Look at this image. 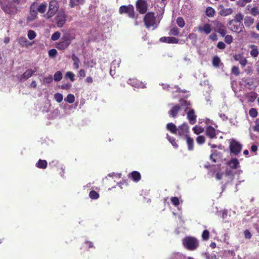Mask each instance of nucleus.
Instances as JSON below:
<instances>
[{
    "label": "nucleus",
    "mask_w": 259,
    "mask_h": 259,
    "mask_svg": "<svg viewBox=\"0 0 259 259\" xmlns=\"http://www.w3.org/2000/svg\"><path fill=\"white\" fill-rule=\"evenodd\" d=\"M166 129L171 133L178 135L181 137H186L188 136L189 126L187 122H184L178 127L173 123H168L166 124Z\"/></svg>",
    "instance_id": "obj_1"
},
{
    "label": "nucleus",
    "mask_w": 259,
    "mask_h": 259,
    "mask_svg": "<svg viewBox=\"0 0 259 259\" xmlns=\"http://www.w3.org/2000/svg\"><path fill=\"white\" fill-rule=\"evenodd\" d=\"M184 247L188 250H195L199 246L198 240L194 237L187 236L182 240Z\"/></svg>",
    "instance_id": "obj_2"
},
{
    "label": "nucleus",
    "mask_w": 259,
    "mask_h": 259,
    "mask_svg": "<svg viewBox=\"0 0 259 259\" xmlns=\"http://www.w3.org/2000/svg\"><path fill=\"white\" fill-rule=\"evenodd\" d=\"M143 22L146 28L149 29L151 27L155 28L157 27L156 17L153 12H150L147 13L143 18Z\"/></svg>",
    "instance_id": "obj_3"
},
{
    "label": "nucleus",
    "mask_w": 259,
    "mask_h": 259,
    "mask_svg": "<svg viewBox=\"0 0 259 259\" xmlns=\"http://www.w3.org/2000/svg\"><path fill=\"white\" fill-rule=\"evenodd\" d=\"M67 16L64 9H61L58 12L56 18V22L57 26L61 28L63 26L67 20Z\"/></svg>",
    "instance_id": "obj_4"
},
{
    "label": "nucleus",
    "mask_w": 259,
    "mask_h": 259,
    "mask_svg": "<svg viewBox=\"0 0 259 259\" xmlns=\"http://www.w3.org/2000/svg\"><path fill=\"white\" fill-rule=\"evenodd\" d=\"M62 38L64 39L63 41L56 44V47L60 50H64L67 48L70 44L71 40L74 39V37H71L69 34H66Z\"/></svg>",
    "instance_id": "obj_5"
},
{
    "label": "nucleus",
    "mask_w": 259,
    "mask_h": 259,
    "mask_svg": "<svg viewBox=\"0 0 259 259\" xmlns=\"http://www.w3.org/2000/svg\"><path fill=\"white\" fill-rule=\"evenodd\" d=\"M119 12L121 14L123 13L127 14L130 18H134L135 17L134 7L132 5H128V6H121L119 8Z\"/></svg>",
    "instance_id": "obj_6"
},
{
    "label": "nucleus",
    "mask_w": 259,
    "mask_h": 259,
    "mask_svg": "<svg viewBox=\"0 0 259 259\" xmlns=\"http://www.w3.org/2000/svg\"><path fill=\"white\" fill-rule=\"evenodd\" d=\"M59 3L56 0H52L49 3V10L47 13L48 18L52 17L57 12L59 9Z\"/></svg>",
    "instance_id": "obj_7"
},
{
    "label": "nucleus",
    "mask_w": 259,
    "mask_h": 259,
    "mask_svg": "<svg viewBox=\"0 0 259 259\" xmlns=\"http://www.w3.org/2000/svg\"><path fill=\"white\" fill-rule=\"evenodd\" d=\"M137 10L141 14H145L148 10V5L145 0H137L136 3Z\"/></svg>",
    "instance_id": "obj_8"
},
{
    "label": "nucleus",
    "mask_w": 259,
    "mask_h": 259,
    "mask_svg": "<svg viewBox=\"0 0 259 259\" xmlns=\"http://www.w3.org/2000/svg\"><path fill=\"white\" fill-rule=\"evenodd\" d=\"M230 151L235 155L239 154L242 149V145L235 140H232L229 146Z\"/></svg>",
    "instance_id": "obj_9"
},
{
    "label": "nucleus",
    "mask_w": 259,
    "mask_h": 259,
    "mask_svg": "<svg viewBox=\"0 0 259 259\" xmlns=\"http://www.w3.org/2000/svg\"><path fill=\"white\" fill-rule=\"evenodd\" d=\"M215 31L218 32L222 37H224L227 33L226 26L221 22L215 21L214 22Z\"/></svg>",
    "instance_id": "obj_10"
},
{
    "label": "nucleus",
    "mask_w": 259,
    "mask_h": 259,
    "mask_svg": "<svg viewBox=\"0 0 259 259\" xmlns=\"http://www.w3.org/2000/svg\"><path fill=\"white\" fill-rule=\"evenodd\" d=\"M187 118L190 124H194L197 121V115L194 109L190 108L187 113Z\"/></svg>",
    "instance_id": "obj_11"
},
{
    "label": "nucleus",
    "mask_w": 259,
    "mask_h": 259,
    "mask_svg": "<svg viewBox=\"0 0 259 259\" xmlns=\"http://www.w3.org/2000/svg\"><path fill=\"white\" fill-rule=\"evenodd\" d=\"M205 135L210 139H213L217 138L216 130L211 125H208L206 127Z\"/></svg>",
    "instance_id": "obj_12"
},
{
    "label": "nucleus",
    "mask_w": 259,
    "mask_h": 259,
    "mask_svg": "<svg viewBox=\"0 0 259 259\" xmlns=\"http://www.w3.org/2000/svg\"><path fill=\"white\" fill-rule=\"evenodd\" d=\"M234 60L238 61L242 67H244L247 64V60L241 54H235L233 56Z\"/></svg>",
    "instance_id": "obj_13"
},
{
    "label": "nucleus",
    "mask_w": 259,
    "mask_h": 259,
    "mask_svg": "<svg viewBox=\"0 0 259 259\" xmlns=\"http://www.w3.org/2000/svg\"><path fill=\"white\" fill-rule=\"evenodd\" d=\"M198 30L200 32H203L205 34L207 35L211 32L212 28L210 24L205 23L203 26H199L198 27Z\"/></svg>",
    "instance_id": "obj_14"
},
{
    "label": "nucleus",
    "mask_w": 259,
    "mask_h": 259,
    "mask_svg": "<svg viewBox=\"0 0 259 259\" xmlns=\"http://www.w3.org/2000/svg\"><path fill=\"white\" fill-rule=\"evenodd\" d=\"M244 28V27L243 23L234 24L230 27L231 31L238 33L242 31Z\"/></svg>",
    "instance_id": "obj_15"
},
{
    "label": "nucleus",
    "mask_w": 259,
    "mask_h": 259,
    "mask_svg": "<svg viewBox=\"0 0 259 259\" xmlns=\"http://www.w3.org/2000/svg\"><path fill=\"white\" fill-rule=\"evenodd\" d=\"M160 40L162 42L168 44H177L179 42V39L178 38L171 36L162 37L160 38Z\"/></svg>",
    "instance_id": "obj_16"
},
{
    "label": "nucleus",
    "mask_w": 259,
    "mask_h": 259,
    "mask_svg": "<svg viewBox=\"0 0 259 259\" xmlns=\"http://www.w3.org/2000/svg\"><path fill=\"white\" fill-rule=\"evenodd\" d=\"M220 7L222 8V9L220 11L219 14L222 16H227L231 15L233 12V10L232 8H224L223 5H220Z\"/></svg>",
    "instance_id": "obj_17"
},
{
    "label": "nucleus",
    "mask_w": 259,
    "mask_h": 259,
    "mask_svg": "<svg viewBox=\"0 0 259 259\" xmlns=\"http://www.w3.org/2000/svg\"><path fill=\"white\" fill-rule=\"evenodd\" d=\"M227 165L231 168L236 169L239 167V162L237 158H234L227 162Z\"/></svg>",
    "instance_id": "obj_18"
},
{
    "label": "nucleus",
    "mask_w": 259,
    "mask_h": 259,
    "mask_svg": "<svg viewBox=\"0 0 259 259\" xmlns=\"http://www.w3.org/2000/svg\"><path fill=\"white\" fill-rule=\"evenodd\" d=\"M33 75V72L31 71V69H27L25 71V72L19 77V80L21 82H23L26 79H28L29 77H31Z\"/></svg>",
    "instance_id": "obj_19"
},
{
    "label": "nucleus",
    "mask_w": 259,
    "mask_h": 259,
    "mask_svg": "<svg viewBox=\"0 0 259 259\" xmlns=\"http://www.w3.org/2000/svg\"><path fill=\"white\" fill-rule=\"evenodd\" d=\"M180 110L181 107L179 105H175L168 111V114L169 116L175 118Z\"/></svg>",
    "instance_id": "obj_20"
},
{
    "label": "nucleus",
    "mask_w": 259,
    "mask_h": 259,
    "mask_svg": "<svg viewBox=\"0 0 259 259\" xmlns=\"http://www.w3.org/2000/svg\"><path fill=\"white\" fill-rule=\"evenodd\" d=\"M129 177L135 182H138L141 179V174L137 171H133L131 172L129 175Z\"/></svg>",
    "instance_id": "obj_21"
},
{
    "label": "nucleus",
    "mask_w": 259,
    "mask_h": 259,
    "mask_svg": "<svg viewBox=\"0 0 259 259\" xmlns=\"http://www.w3.org/2000/svg\"><path fill=\"white\" fill-rule=\"evenodd\" d=\"M222 153L217 151V150H213L212 151V152L209 156V158L213 162H217V157H220L221 156Z\"/></svg>",
    "instance_id": "obj_22"
},
{
    "label": "nucleus",
    "mask_w": 259,
    "mask_h": 259,
    "mask_svg": "<svg viewBox=\"0 0 259 259\" xmlns=\"http://www.w3.org/2000/svg\"><path fill=\"white\" fill-rule=\"evenodd\" d=\"M85 2V0H69V5L70 8H73L75 6L82 5Z\"/></svg>",
    "instance_id": "obj_23"
},
{
    "label": "nucleus",
    "mask_w": 259,
    "mask_h": 259,
    "mask_svg": "<svg viewBox=\"0 0 259 259\" xmlns=\"http://www.w3.org/2000/svg\"><path fill=\"white\" fill-rule=\"evenodd\" d=\"M254 22V20L250 16H246L244 18V24L246 27H249L251 26Z\"/></svg>",
    "instance_id": "obj_24"
},
{
    "label": "nucleus",
    "mask_w": 259,
    "mask_h": 259,
    "mask_svg": "<svg viewBox=\"0 0 259 259\" xmlns=\"http://www.w3.org/2000/svg\"><path fill=\"white\" fill-rule=\"evenodd\" d=\"M48 165L47 161L46 160L39 159L36 163V166L39 168L45 169Z\"/></svg>",
    "instance_id": "obj_25"
},
{
    "label": "nucleus",
    "mask_w": 259,
    "mask_h": 259,
    "mask_svg": "<svg viewBox=\"0 0 259 259\" xmlns=\"http://www.w3.org/2000/svg\"><path fill=\"white\" fill-rule=\"evenodd\" d=\"M180 104L179 105L181 108L186 107L185 109V112L188 109V107L191 105V103L189 101H188L185 99H181L180 100Z\"/></svg>",
    "instance_id": "obj_26"
},
{
    "label": "nucleus",
    "mask_w": 259,
    "mask_h": 259,
    "mask_svg": "<svg viewBox=\"0 0 259 259\" xmlns=\"http://www.w3.org/2000/svg\"><path fill=\"white\" fill-rule=\"evenodd\" d=\"M188 148L189 150H192L194 148V141L192 138L189 136L186 137Z\"/></svg>",
    "instance_id": "obj_27"
},
{
    "label": "nucleus",
    "mask_w": 259,
    "mask_h": 259,
    "mask_svg": "<svg viewBox=\"0 0 259 259\" xmlns=\"http://www.w3.org/2000/svg\"><path fill=\"white\" fill-rule=\"evenodd\" d=\"M250 47L251 48V50L250 51V55L253 58L256 57L259 54L257 47L255 45H251Z\"/></svg>",
    "instance_id": "obj_28"
},
{
    "label": "nucleus",
    "mask_w": 259,
    "mask_h": 259,
    "mask_svg": "<svg viewBox=\"0 0 259 259\" xmlns=\"http://www.w3.org/2000/svg\"><path fill=\"white\" fill-rule=\"evenodd\" d=\"M37 16V12L35 10H31L30 12V16H28L27 20L28 21H32L35 19Z\"/></svg>",
    "instance_id": "obj_29"
},
{
    "label": "nucleus",
    "mask_w": 259,
    "mask_h": 259,
    "mask_svg": "<svg viewBox=\"0 0 259 259\" xmlns=\"http://www.w3.org/2000/svg\"><path fill=\"white\" fill-rule=\"evenodd\" d=\"M72 60L73 61V67L75 69H78L79 68V63L80 62V60L79 58L74 54H73L72 55Z\"/></svg>",
    "instance_id": "obj_30"
},
{
    "label": "nucleus",
    "mask_w": 259,
    "mask_h": 259,
    "mask_svg": "<svg viewBox=\"0 0 259 259\" xmlns=\"http://www.w3.org/2000/svg\"><path fill=\"white\" fill-rule=\"evenodd\" d=\"M205 14L208 17H213L215 14V11L212 7H208L206 9Z\"/></svg>",
    "instance_id": "obj_31"
},
{
    "label": "nucleus",
    "mask_w": 259,
    "mask_h": 259,
    "mask_svg": "<svg viewBox=\"0 0 259 259\" xmlns=\"http://www.w3.org/2000/svg\"><path fill=\"white\" fill-rule=\"evenodd\" d=\"M243 19V15L239 13L237 14L234 17V22L236 23H242V21Z\"/></svg>",
    "instance_id": "obj_32"
},
{
    "label": "nucleus",
    "mask_w": 259,
    "mask_h": 259,
    "mask_svg": "<svg viewBox=\"0 0 259 259\" xmlns=\"http://www.w3.org/2000/svg\"><path fill=\"white\" fill-rule=\"evenodd\" d=\"M47 4L42 3L37 8V11L40 13H44L47 9Z\"/></svg>",
    "instance_id": "obj_33"
},
{
    "label": "nucleus",
    "mask_w": 259,
    "mask_h": 259,
    "mask_svg": "<svg viewBox=\"0 0 259 259\" xmlns=\"http://www.w3.org/2000/svg\"><path fill=\"white\" fill-rule=\"evenodd\" d=\"M176 22L180 28H183L185 25V22L182 17H179L177 18Z\"/></svg>",
    "instance_id": "obj_34"
},
{
    "label": "nucleus",
    "mask_w": 259,
    "mask_h": 259,
    "mask_svg": "<svg viewBox=\"0 0 259 259\" xmlns=\"http://www.w3.org/2000/svg\"><path fill=\"white\" fill-rule=\"evenodd\" d=\"M220 63L221 60L218 56H215L213 58L212 63L213 66L215 67H219Z\"/></svg>",
    "instance_id": "obj_35"
},
{
    "label": "nucleus",
    "mask_w": 259,
    "mask_h": 259,
    "mask_svg": "<svg viewBox=\"0 0 259 259\" xmlns=\"http://www.w3.org/2000/svg\"><path fill=\"white\" fill-rule=\"evenodd\" d=\"M64 100L70 104L73 103L75 101L74 96L73 94H69L64 99Z\"/></svg>",
    "instance_id": "obj_36"
},
{
    "label": "nucleus",
    "mask_w": 259,
    "mask_h": 259,
    "mask_svg": "<svg viewBox=\"0 0 259 259\" xmlns=\"http://www.w3.org/2000/svg\"><path fill=\"white\" fill-rule=\"evenodd\" d=\"M194 133L196 135H199L204 131L203 127L200 126L196 125L193 127Z\"/></svg>",
    "instance_id": "obj_37"
},
{
    "label": "nucleus",
    "mask_w": 259,
    "mask_h": 259,
    "mask_svg": "<svg viewBox=\"0 0 259 259\" xmlns=\"http://www.w3.org/2000/svg\"><path fill=\"white\" fill-rule=\"evenodd\" d=\"M179 33L180 30L179 28H178L177 27H174L170 29L169 34L170 35L177 36L179 35Z\"/></svg>",
    "instance_id": "obj_38"
},
{
    "label": "nucleus",
    "mask_w": 259,
    "mask_h": 259,
    "mask_svg": "<svg viewBox=\"0 0 259 259\" xmlns=\"http://www.w3.org/2000/svg\"><path fill=\"white\" fill-rule=\"evenodd\" d=\"M239 68L238 66H233L231 68V73L235 76H238L240 74Z\"/></svg>",
    "instance_id": "obj_39"
},
{
    "label": "nucleus",
    "mask_w": 259,
    "mask_h": 259,
    "mask_svg": "<svg viewBox=\"0 0 259 259\" xmlns=\"http://www.w3.org/2000/svg\"><path fill=\"white\" fill-rule=\"evenodd\" d=\"M209 232L207 230H205L203 231L201 237L204 241L208 240L209 238Z\"/></svg>",
    "instance_id": "obj_40"
},
{
    "label": "nucleus",
    "mask_w": 259,
    "mask_h": 259,
    "mask_svg": "<svg viewBox=\"0 0 259 259\" xmlns=\"http://www.w3.org/2000/svg\"><path fill=\"white\" fill-rule=\"evenodd\" d=\"M167 139L168 141L171 144V145L176 148L178 147V145L177 144L176 139L173 137H170L169 135H167Z\"/></svg>",
    "instance_id": "obj_41"
},
{
    "label": "nucleus",
    "mask_w": 259,
    "mask_h": 259,
    "mask_svg": "<svg viewBox=\"0 0 259 259\" xmlns=\"http://www.w3.org/2000/svg\"><path fill=\"white\" fill-rule=\"evenodd\" d=\"M62 78V73L61 71L56 72L54 75V79L56 81H59Z\"/></svg>",
    "instance_id": "obj_42"
},
{
    "label": "nucleus",
    "mask_w": 259,
    "mask_h": 259,
    "mask_svg": "<svg viewBox=\"0 0 259 259\" xmlns=\"http://www.w3.org/2000/svg\"><path fill=\"white\" fill-rule=\"evenodd\" d=\"M90 197L92 199H97L99 197V194L94 190H92L89 193Z\"/></svg>",
    "instance_id": "obj_43"
},
{
    "label": "nucleus",
    "mask_w": 259,
    "mask_h": 259,
    "mask_svg": "<svg viewBox=\"0 0 259 259\" xmlns=\"http://www.w3.org/2000/svg\"><path fill=\"white\" fill-rule=\"evenodd\" d=\"M249 13L253 16H256L259 15V9L256 7H253L250 10Z\"/></svg>",
    "instance_id": "obj_44"
},
{
    "label": "nucleus",
    "mask_w": 259,
    "mask_h": 259,
    "mask_svg": "<svg viewBox=\"0 0 259 259\" xmlns=\"http://www.w3.org/2000/svg\"><path fill=\"white\" fill-rule=\"evenodd\" d=\"M27 36L30 40H32L35 38L36 34L34 30H29L28 31Z\"/></svg>",
    "instance_id": "obj_45"
},
{
    "label": "nucleus",
    "mask_w": 259,
    "mask_h": 259,
    "mask_svg": "<svg viewBox=\"0 0 259 259\" xmlns=\"http://www.w3.org/2000/svg\"><path fill=\"white\" fill-rule=\"evenodd\" d=\"M65 77L66 78H69L71 81L75 80L74 74L70 71H68L66 73Z\"/></svg>",
    "instance_id": "obj_46"
},
{
    "label": "nucleus",
    "mask_w": 259,
    "mask_h": 259,
    "mask_svg": "<svg viewBox=\"0 0 259 259\" xmlns=\"http://www.w3.org/2000/svg\"><path fill=\"white\" fill-rule=\"evenodd\" d=\"M249 114L251 117H256L257 116V111L256 109L252 108L249 111Z\"/></svg>",
    "instance_id": "obj_47"
},
{
    "label": "nucleus",
    "mask_w": 259,
    "mask_h": 259,
    "mask_svg": "<svg viewBox=\"0 0 259 259\" xmlns=\"http://www.w3.org/2000/svg\"><path fill=\"white\" fill-rule=\"evenodd\" d=\"M54 98L58 103H61L63 100V95L60 93H56L54 95Z\"/></svg>",
    "instance_id": "obj_48"
},
{
    "label": "nucleus",
    "mask_w": 259,
    "mask_h": 259,
    "mask_svg": "<svg viewBox=\"0 0 259 259\" xmlns=\"http://www.w3.org/2000/svg\"><path fill=\"white\" fill-rule=\"evenodd\" d=\"M170 200L171 203L176 206H178L180 204L179 199L177 197H172Z\"/></svg>",
    "instance_id": "obj_49"
},
{
    "label": "nucleus",
    "mask_w": 259,
    "mask_h": 259,
    "mask_svg": "<svg viewBox=\"0 0 259 259\" xmlns=\"http://www.w3.org/2000/svg\"><path fill=\"white\" fill-rule=\"evenodd\" d=\"M225 42L228 44H230L233 42V37L231 35H225Z\"/></svg>",
    "instance_id": "obj_50"
},
{
    "label": "nucleus",
    "mask_w": 259,
    "mask_h": 259,
    "mask_svg": "<svg viewBox=\"0 0 259 259\" xmlns=\"http://www.w3.org/2000/svg\"><path fill=\"white\" fill-rule=\"evenodd\" d=\"M60 37V33L58 31L54 32L51 36V39L53 41L58 40Z\"/></svg>",
    "instance_id": "obj_51"
},
{
    "label": "nucleus",
    "mask_w": 259,
    "mask_h": 259,
    "mask_svg": "<svg viewBox=\"0 0 259 259\" xmlns=\"http://www.w3.org/2000/svg\"><path fill=\"white\" fill-rule=\"evenodd\" d=\"M205 141V137L203 136H199L196 138V142L199 145L204 143Z\"/></svg>",
    "instance_id": "obj_52"
},
{
    "label": "nucleus",
    "mask_w": 259,
    "mask_h": 259,
    "mask_svg": "<svg viewBox=\"0 0 259 259\" xmlns=\"http://www.w3.org/2000/svg\"><path fill=\"white\" fill-rule=\"evenodd\" d=\"M53 81V77L51 75L46 77L43 79V83L44 84H49L51 83Z\"/></svg>",
    "instance_id": "obj_53"
},
{
    "label": "nucleus",
    "mask_w": 259,
    "mask_h": 259,
    "mask_svg": "<svg viewBox=\"0 0 259 259\" xmlns=\"http://www.w3.org/2000/svg\"><path fill=\"white\" fill-rule=\"evenodd\" d=\"M49 55L50 57H55L57 55V51L55 49H51L49 51Z\"/></svg>",
    "instance_id": "obj_54"
},
{
    "label": "nucleus",
    "mask_w": 259,
    "mask_h": 259,
    "mask_svg": "<svg viewBox=\"0 0 259 259\" xmlns=\"http://www.w3.org/2000/svg\"><path fill=\"white\" fill-rule=\"evenodd\" d=\"M243 234L245 239H250L252 237L251 233L247 229L244 230Z\"/></svg>",
    "instance_id": "obj_55"
},
{
    "label": "nucleus",
    "mask_w": 259,
    "mask_h": 259,
    "mask_svg": "<svg viewBox=\"0 0 259 259\" xmlns=\"http://www.w3.org/2000/svg\"><path fill=\"white\" fill-rule=\"evenodd\" d=\"M4 11L9 14H15L17 12V9L16 7L13 8V10H11L8 8L4 9Z\"/></svg>",
    "instance_id": "obj_56"
},
{
    "label": "nucleus",
    "mask_w": 259,
    "mask_h": 259,
    "mask_svg": "<svg viewBox=\"0 0 259 259\" xmlns=\"http://www.w3.org/2000/svg\"><path fill=\"white\" fill-rule=\"evenodd\" d=\"M217 48L222 50L225 49L226 45L223 41H219L217 44Z\"/></svg>",
    "instance_id": "obj_57"
},
{
    "label": "nucleus",
    "mask_w": 259,
    "mask_h": 259,
    "mask_svg": "<svg viewBox=\"0 0 259 259\" xmlns=\"http://www.w3.org/2000/svg\"><path fill=\"white\" fill-rule=\"evenodd\" d=\"M209 38L212 41H216L218 39V36H217V34L215 33H212L211 34H210L209 36Z\"/></svg>",
    "instance_id": "obj_58"
},
{
    "label": "nucleus",
    "mask_w": 259,
    "mask_h": 259,
    "mask_svg": "<svg viewBox=\"0 0 259 259\" xmlns=\"http://www.w3.org/2000/svg\"><path fill=\"white\" fill-rule=\"evenodd\" d=\"M237 4L238 6L240 7H243L246 4V2L244 0H238L237 2Z\"/></svg>",
    "instance_id": "obj_59"
},
{
    "label": "nucleus",
    "mask_w": 259,
    "mask_h": 259,
    "mask_svg": "<svg viewBox=\"0 0 259 259\" xmlns=\"http://www.w3.org/2000/svg\"><path fill=\"white\" fill-rule=\"evenodd\" d=\"M78 77H84L85 76V72L84 69H80L78 74Z\"/></svg>",
    "instance_id": "obj_60"
},
{
    "label": "nucleus",
    "mask_w": 259,
    "mask_h": 259,
    "mask_svg": "<svg viewBox=\"0 0 259 259\" xmlns=\"http://www.w3.org/2000/svg\"><path fill=\"white\" fill-rule=\"evenodd\" d=\"M71 87L70 83H65L61 86V89L63 90H69Z\"/></svg>",
    "instance_id": "obj_61"
},
{
    "label": "nucleus",
    "mask_w": 259,
    "mask_h": 259,
    "mask_svg": "<svg viewBox=\"0 0 259 259\" xmlns=\"http://www.w3.org/2000/svg\"><path fill=\"white\" fill-rule=\"evenodd\" d=\"M246 72L247 74L250 75L253 72V69L251 66H248L246 70Z\"/></svg>",
    "instance_id": "obj_62"
},
{
    "label": "nucleus",
    "mask_w": 259,
    "mask_h": 259,
    "mask_svg": "<svg viewBox=\"0 0 259 259\" xmlns=\"http://www.w3.org/2000/svg\"><path fill=\"white\" fill-rule=\"evenodd\" d=\"M26 0H13V2L14 3H16L18 5H22L24 4L26 2Z\"/></svg>",
    "instance_id": "obj_63"
},
{
    "label": "nucleus",
    "mask_w": 259,
    "mask_h": 259,
    "mask_svg": "<svg viewBox=\"0 0 259 259\" xmlns=\"http://www.w3.org/2000/svg\"><path fill=\"white\" fill-rule=\"evenodd\" d=\"M222 177H223V173L219 172L216 174L215 178L217 180H220L222 179Z\"/></svg>",
    "instance_id": "obj_64"
}]
</instances>
